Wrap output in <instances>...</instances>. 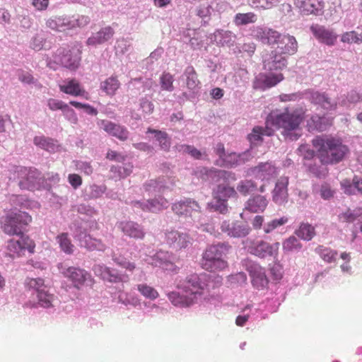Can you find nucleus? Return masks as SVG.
Returning a JSON list of instances; mask_svg holds the SVG:
<instances>
[{"label":"nucleus","instance_id":"nucleus-44","mask_svg":"<svg viewBox=\"0 0 362 362\" xmlns=\"http://www.w3.org/2000/svg\"><path fill=\"white\" fill-rule=\"evenodd\" d=\"M84 243L85 246L90 250L104 251L106 248L105 245L100 240L93 238L89 235H85Z\"/></svg>","mask_w":362,"mask_h":362},{"label":"nucleus","instance_id":"nucleus-25","mask_svg":"<svg viewBox=\"0 0 362 362\" xmlns=\"http://www.w3.org/2000/svg\"><path fill=\"white\" fill-rule=\"evenodd\" d=\"M114 34L115 30L111 26H105L88 37L86 43L88 45L91 46L103 44L112 39Z\"/></svg>","mask_w":362,"mask_h":362},{"label":"nucleus","instance_id":"nucleus-53","mask_svg":"<svg viewBox=\"0 0 362 362\" xmlns=\"http://www.w3.org/2000/svg\"><path fill=\"white\" fill-rule=\"evenodd\" d=\"M287 221H288V219H287V218H285V217H282L279 219H274L264 225V226L263 228L264 231L266 234L270 233L272 231H273L276 228L284 225L286 223H287Z\"/></svg>","mask_w":362,"mask_h":362},{"label":"nucleus","instance_id":"nucleus-11","mask_svg":"<svg viewBox=\"0 0 362 362\" xmlns=\"http://www.w3.org/2000/svg\"><path fill=\"white\" fill-rule=\"evenodd\" d=\"M166 244L175 250H180L191 244L189 236L185 233L171 230L165 233Z\"/></svg>","mask_w":362,"mask_h":362},{"label":"nucleus","instance_id":"nucleus-54","mask_svg":"<svg viewBox=\"0 0 362 362\" xmlns=\"http://www.w3.org/2000/svg\"><path fill=\"white\" fill-rule=\"evenodd\" d=\"M113 261L119 267L125 269L127 271L133 272L136 269V264L130 262L123 257H113Z\"/></svg>","mask_w":362,"mask_h":362},{"label":"nucleus","instance_id":"nucleus-15","mask_svg":"<svg viewBox=\"0 0 362 362\" xmlns=\"http://www.w3.org/2000/svg\"><path fill=\"white\" fill-rule=\"evenodd\" d=\"M57 61L64 67L75 70L79 66L80 57L74 50L62 47L57 50Z\"/></svg>","mask_w":362,"mask_h":362},{"label":"nucleus","instance_id":"nucleus-48","mask_svg":"<svg viewBox=\"0 0 362 362\" xmlns=\"http://www.w3.org/2000/svg\"><path fill=\"white\" fill-rule=\"evenodd\" d=\"M137 289L143 296L151 300H155L159 296L158 291L154 288L146 284H138Z\"/></svg>","mask_w":362,"mask_h":362},{"label":"nucleus","instance_id":"nucleus-49","mask_svg":"<svg viewBox=\"0 0 362 362\" xmlns=\"http://www.w3.org/2000/svg\"><path fill=\"white\" fill-rule=\"evenodd\" d=\"M105 280L112 283L128 282L129 277L126 274H119L117 271L110 268Z\"/></svg>","mask_w":362,"mask_h":362},{"label":"nucleus","instance_id":"nucleus-3","mask_svg":"<svg viewBox=\"0 0 362 362\" xmlns=\"http://www.w3.org/2000/svg\"><path fill=\"white\" fill-rule=\"evenodd\" d=\"M304 118L301 110H295L291 112L288 108L284 112L278 113L276 111L271 112L266 119L267 126L275 127L276 129H283L286 134L291 131H296Z\"/></svg>","mask_w":362,"mask_h":362},{"label":"nucleus","instance_id":"nucleus-32","mask_svg":"<svg viewBox=\"0 0 362 362\" xmlns=\"http://www.w3.org/2000/svg\"><path fill=\"white\" fill-rule=\"evenodd\" d=\"M362 216V207L351 209H346L344 211L339 214L338 219L341 223H353L358 217Z\"/></svg>","mask_w":362,"mask_h":362},{"label":"nucleus","instance_id":"nucleus-52","mask_svg":"<svg viewBox=\"0 0 362 362\" xmlns=\"http://www.w3.org/2000/svg\"><path fill=\"white\" fill-rule=\"evenodd\" d=\"M47 106L52 111L61 110L63 111L64 109L66 110L69 112H71L68 109V104L65 103L61 100L55 99V98H49L47 100Z\"/></svg>","mask_w":362,"mask_h":362},{"label":"nucleus","instance_id":"nucleus-39","mask_svg":"<svg viewBox=\"0 0 362 362\" xmlns=\"http://www.w3.org/2000/svg\"><path fill=\"white\" fill-rule=\"evenodd\" d=\"M168 257L169 255L168 252L159 251L153 256V263L156 266L161 267L164 269L173 270L174 269V265L168 259Z\"/></svg>","mask_w":362,"mask_h":362},{"label":"nucleus","instance_id":"nucleus-5","mask_svg":"<svg viewBox=\"0 0 362 362\" xmlns=\"http://www.w3.org/2000/svg\"><path fill=\"white\" fill-rule=\"evenodd\" d=\"M244 244L248 252L259 258L269 257L276 259L279 255V242L271 244L263 240L247 239Z\"/></svg>","mask_w":362,"mask_h":362},{"label":"nucleus","instance_id":"nucleus-27","mask_svg":"<svg viewBox=\"0 0 362 362\" xmlns=\"http://www.w3.org/2000/svg\"><path fill=\"white\" fill-rule=\"evenodd\" d=\"M268 202L262 195H256L250 197L245 203V210L251 213L263 212L267 208Z\"/></svg>","mask_w":362,"mask_h":362},{"label":"nucleus","instance_id":"nucleus-26","mask_svg":"<svg viewBox=\"0 0 362 362\" xmlns=\"http://www.w3.org/2000/svg\"><path fill=\"white\" fill-rule=\"evenodd\" d=\"M273 134L274 130L266 124L265 127L259 126L253 127L251 133L247 135V139L252 145H258L262 142L264 136H270Z\"/></svg>","mask_w":362,"mask_h":362},{"label":"nucleus","instance_id":"nucleus-37","mask_svg":"<svg viewBox=\"0 0 362 362\" xmlns=\"http://www.w3.org/2000/svg\"><path fill=\"white\" fill-rule=\"evenodd\" d=\"M257 16L253 12L238 13L235 14L233 22L237 26L245 25L249 23H254L257 21Z\"/></svg>","mask_w":362,"mask_h":362},{"label":"nucleus","instance_id":"nucleus-63","mask_svg":"<svg viewBox=\"0 0 362 362\" xmlns=\"http://www.w3.org/2000/svg\"><path fill=\"white\" fill-rule=\"evenodd\" d=\"M298 151L300 153V155L305 159H311L315 156V151L310 149L308 145L300 146Z\"/></svg>","mask_w":362,"mask_h":362},{"label":"nucleus","instance_id":"nucleus-35","mask_svg":"<svg viewBox=\"0 0 362 362\" xmlns=\"http://www.w3.org/2000/svg\"><path fill=\"white\" fill-rule=\"evenodd\" d=\"M166 184L165 180L163 177L158 180H151L146 182L144 187L146 192H163L165 189L170 188V186Z\"/></svg>","mask_w":362,"mask_h":362},{"label":"nucleus","instance_id":"nucleus-40","mask_svg":"<svg viewBox=\"0 0 362 362\" xmlns=\"http://www.w3.org/2000/svg\"><path fill=\"white\" fill-rule=\"evenodd\" d=\"M185 75L186 76V86L189 89L193 90L198 87L199 81L193 66H187L185 70Z\"/></svg>","mask_w":362,"mask_h":362},{"label":"nucleus","instance_id":"nucleus-17","mask_svg":"<svg viewBox=\"0 0 362 362\" xmlns=\"http://www.w3.org/2000/svg\"><path fill=\"white\" fill-rule=\"evenodd\" d=\"M131 204L133 207L140 209L143 211L158 212L166 209L168 205V201L162 196L158 198L148 199L146 202L139 201H132Z\"/></svg>","mask_w":362,"mask_h":362},{"label":"nucleus","instance_id":"nucleus-61","mask_svg":"<svg viewBox=\"0 0 362 362\" xmlns=\"http://www.w3.org/2000/svg\"><path fill=\"white\" fill-rule=\"evenodd\" d=\"M320 195L322 198L328 199L334 196V191L331 189L329 185L324 183L320 187Z\"/></svg>","mask_w":362,"mask_h":362},{"label":"nucleus","instance_id":"nucleus-16","mask_svg":"<svg viewBox=\"0 0 362 362\" xmlns=\"http://www.w3.org/2000/svg\"><path fill=\"white\" fill-rule=\"evenodd\" d=\"M284 79V75L279 74H259L253 81L255 89L264 90L275 86Z\"/></svg>","mask_w":362,"mask_h":362},{"label":"nucleus","instance_id":"nucleus-59","mask_svg":"<svg viewBox=\"0 0 362 362\" xmlns=\"http://www.w3.org/2000/svg\"><path fill=\"white\" fill-rule=\"evenodd\" d=\"M293 4L299 9L301 14L305 16L310 15V1L308 0H294Z\"/></svg>","mask_w":362,"mask_h":362},{"label":"nucleus","instance_id":"nucleus-23","mask_svg":"<svg viewBox=\"0 0 362 362\" xmlns=\"http://www.w3.org/2000/svg\"><path fill=\"white\" fill-rule=\"evenodd\" d=\"M71 25L69 16H54L49 17L45 21L46 28L54 32L64 33L70 30Z\"/></svg>","mask_w":362,"mask_h":362},{"label":"nucleus","instance_id":"nucleus-50","mask_svg":"<svg viewBox=\"0 0 362 362\" xmlns=\"http://www.w3.org/2000/svg\"><path fill=\"white\" fill-rule=\"evenodd\" d=\"M90 21L88 16L86 15H78L76 18L74 16L70 17V22L71 25L69 26L70 30H73L76 28H83L86 26Z\"/></svg>","mask_w":362,"mask_h":362},{"label":"nucleus","instance_id":"nucleus-12","mask_svg":"<svg viewBox=\"0 0 362 362\" xmlns=\"http://www.w3.org/2000/svg\"><path fill=\"white\" fill-rule=\"evenodd\" d=\"M59 90L74 97H82L86 100L90 98L89 93L85 90L80 82L76 78H67L59 85Z\"/></svg>","mask_w":362,"mask_h":362},{"label":"nucleus","instance_id":"nucleus-42","mask_svg":"<svg viewBox=\"0 0 362 362\" xmlns=\"http://www.w3.org/2000/svg\"><path fill=\"white\" fill-rule=\"evenodd\" d=\"M341 41L347 44L361 45L362 43V33L355 30L344 33L341 36Z\"/></svg>","mask_w":362,"mask_h":362},{"label":"nucleus","instance_id":"nucleus-56","mask_svg":"<svg viewBox=\"0 0 362 362\" xmlns=\"http://www.w3.org/2000/svg\"><path fill=\"white\" fill-rule=\"evenodd\" d=\"M252 4L256 8H260L263 9H270L274 6H276L280 0H251Z\"/></svg>","mask_w":362,"mask_h":362},{"label":"nucleus","instance_id":"nucleus-43","mask_svg":"<svg viewBox=\"0 0 362 362\" xmlns=\"http://www.w3.org/2000/svg\"><path fill=\"white\" fill-rule=\"evenodd\" d=\"M282 246L284 252H298L303 247L300 242L295 236H290L284 240Z\"/></svg>","mask_w":362,"mask_h":362},{"label":"nucleus","instance_id":"nucleus-10","mask_svg":"<svg viewBox=\"0 0 362 362\" xmlns=\"http://www.w3.org/2000/svg\"><path fill=\"white\" fill-rule=\"evenodd\" d=\"M287 58L288 57L286 56L281 54L279 50L274 49L269 54L264 57V69L270 72L281 71L287 66Z\"/></svg>","mask_w":362,"mask_h":362},{"label":"nucleus","instance_id":"nucleus-57","mask_svg":"<svg viewBox=\"0 0 362 362\" xmlns=\"http://www.w3.org/2000/svg\"><path fill=\"white\" fill-rule=\"evenodd\" d=\"M360 99V96L358 93L355 90H351L347 93L345 98L341 101V105L344 106H349L350 104L358 102Z\"/></svg>","mask_w":362,"mask_h":362},{"label":"nucleus","instance_id":"nucleus-45","mask_svg":"<svg viewBox=\"0 0 362 362\" xmlns=\"http://www.w3.org/2000/svg\"><path fill=\"white\" fill-rule=\"evenodd\" d=\"M257 185L254 181L250 180H241L237 185V190L243 196H247L255 191Z\"/></svg>","mask_w":362,"mask_h":362},{"label":"nucleus","instance_id":"nucleus-58","mask_svg":"<svg viewBox=\"0 0 362 362\" xmlns=\"http://www.w3.org/2000/svg\"><path fill=\"white\" fill-rule=\"evenodd\" d=\"M139 105L143 112L145 114H152L154 110L153 103L148 100L147 98L144 97L140 99Z\"/></svg>","mask_w":362,"mask_h":362},{"label":"nucleus","instance_id":"nucleus-51","mask_svg":"<svg viewBox=\"0 0 362 362\" xmlns=\"http://www.w3.org/2000/svg\"><path fill=\"white\" fill-rule=\"evenodd\" d=\"M310 1V15L322 16L324 13L325 2L323 0H308Z\"/></svg>","mask_w":362,"mask_h":362},{"label":"nucleus","instance_id":"nucleus-41","mask_svg":"<svg viewBox=\"0 0 362 362\" xmlns=\"http://www.w3.org/2000/svg\"><path fill=\"white\" fill-rule=\"evenodd\" d=\"M33 141L35 146L48 151H54L56 148L54 141L45 136H35Z\"/></svg>","mask_w":362,"mask_h":362},{"label":"nucleus","instance_id":"nucleus-20","mask_svg":"<svg viewBox=\"0 0 362 362\" xmlns=\"http://www.w3.org/2000/svg\"><path fill=\"white\" fill-rule=\"evenodd\" d=\"M310 30L315 37L321 43L332 46L337 40V35L332 30L327 29L323 25H313L310 27Z\"/></svg>","mask_w":362,"mask_h":362},{"label":"nucleus","instance_id":"nucleus-28","mask_svg":"<svg viewBox=\"0 0 362 362\" xmlns=\"http://www.w3.org/2000/svg\"><path fill=\"white\" fill-rule=\"evenodd\" d=\"M237 191L234 187L225 184H220L214 192V198L221 204H223L230 197H236Z\"/></svg>","mask_w":362,"mask_h":362},{"label":"nucleus","instance_id":"nucleus-55","mask_svg":"<svg viewBox=\"0 0 362 362\" xmlns=\"http://www.w3.org/2000/svg\"><path fill=\"white\" fill-rule=\"evenodd\" d=\"M19 238L18 240L11 239L10 241H8V250L13 253L12 255L16 254L18 255H20V252L23 250V245H22V235H18Z\"/></svg>","mask_w":362,"mask_h":362},{"label":"nucleus","instance_id":"nucleus-24","mask_svg":"<svg viewBox=\"0 0 362 362\" xmlns=\"http://www.w3.org/2000/svg\"><path fill=\"white\" fill-rule=\"evenodd\" d=\"M120 228L124 235L134 239H144L146 233L143 227L134 221H123L120 223Z\"/></svg>","mask_w":362,"mask_h":362},{"label":"nucleus","instance_id":"nucleus-19","mask_svg":"<svg viewBox=\"0 0 362 362\" xmlns=\"http://www.w3.org/2000/svg\"><path fill=\"white\" fill-rule=\"evenodd\" d=\"M310 100L312 103L318 105L326 111H332L337 109V103L331 98L327 93L317 90L309 92Z\"/></svg>","mask_w":362,"mask_h":362},{"label":"nucleus","instance_id":"nucleus-18","mask_svg":"<svg viewBox=\"0 0 362 362\" xmlns=\"http://www.w3.org/2000/svg\"><path fill=\"white\" fill-rule=\"evenodd\" d=\"M98 126L109 135L116 137L120 141H126L129 137L127 129L119 124L107 119H102L98 122Z\"/></svg>","mask_w":362,"mask_h":362},{"label":"nucleus","instance_id":"nucleus-8","mask_svg":"<svg viewBox=\"0 0 362 362\" xmlns=\"http://www.w3.org/2000/svg\"><path fill=\"white\" fill-rule=\"evenodd\" d=\"M1 223L6 233L16 235L23 234V216L20 211L18 213L11 211L2 218Z\"/></svg>","mask_w":362,"mask_h":362},{"label":"nucleus","instance_id":"nucleus-36","mask_svg":"<svg viewBox=\"0 0 362 362\" xmlns=\"http://www.w3.org/2000/svg\"><path fill=\"white\" fill-rule=\"evenodd\" d=\"M147 133L154 134L156 140L159 142L160 148L165 151H169L171 143L166 132L148 128Z\"/></svg>","mask_w":362,"mask_h":362},{"label":"nucleus","instance_id":"nucleus-33","mask_svg":"<svg viewBox=\"0 0 362 362\" xmlns=\"http://www.w3.org/2000/svg\"><path fill=\"white\" fill-rule=\"evenodd\" d=\"M120 83L116 76H110L100 84V88L109 95H114L119 88Z\"/></svg>","mask_w":362,"mask_h":362},{"label":"nucleus","instance_id":"nucleus-30","mask_svg":"<svg viewBox=\"0 0 362 362\" xmlns=\"http://www.w3.org/2000/svg\"><path fill=\"white\" fill-rule=\"evenodd\" d=\"M170 302L175 306L187 307L192 305L195 298L188 293L173 291L168 295Z\"/></svg>","mask_w":362,"mask_h":362},{"label":"nucleus","instance_id":"nucleus-29","mask_svg":"<svg viewBox=\"0 0 362 362\" xmlns=\"http://www.w3.org/2000/svg\"><path fill=\"white\" fill-rule=\"evenodd\" d=\"M24 171L26 174V178L24 180V187L30 190L38 189L42 184V177L40 173L35 168H29Z\"/></svg>","mask_w":362,"mask_h":362},{"label":"nucleus","instance_id":"nucleus-9","mask_svg":"<svg viewBox=\"0 0 362 362\" xmlns=\"http://www.w3.org/2000/svg\"><path fill=\"white\" fill-rule=\"evenodd\" d=\"M205 284L201 281L199 276L191 274L178 286L183 293H188L195 299L197 295H201L204 289Z\"/></svg>","mask_w":362,"mask_h":362},{"label":"nucleus","instance_id":"nucleus-2","mask_svg":"<svg viewBox=\"0 0 362 362\" xmlns=\"http://www.w3.org/2000/svg\"><path fill=\"white\" fill-rule=\"evenodd\" d=\"M252 35L264 44L269 45L276 44L277 46L274 50H279L286 57L296 54L298 51V42L293 36L281 35L272 28L255 27L252 30Z\"/></svg>","mask_w":362,"mask_h":362},{"label":"nucleus","instance_id":"nucleus-1","mask_svg":"<svg viewBox=\"0 0 362 362\" xmlns=\"http://www.w3.org/2000/svg\"><path fill=\"white\" fill-rule=\"evenodd\" d=\"M321 162L334 164L341 161L349 153V147L341 139L333 136H317L312 141Z\"/></svg>","mask_w":362,"mask_h":362},{"label":"nucleus","instance_id":"nucleus-7","mask_svg":"<svg viewBox=\"0 0 362 362\" xmlns=\"http://www.w3.org/2000/svg\"><path fill=\"white\" fill-rule=\"evenodd\" d=\"M245 269L251 277L252 286L258 290L267 287L269 284L265 269L259 264L250 260L245 261Z\"/></svg>","mask_w":362,"mask_h":362},{"label":"nucleus","instance_id":"nucleus-31","mask_svg":"<svg viewBox=\"0 0 362 362\" xmlns=\"http://www.w3.org/2000/svg\"><path fill=\"white\" fill-rule=\"evenodd\" d=\"M216 153L226 163L227 167H233L238 163V156L235 153H230L228 156L226 154L224 145L218 143L215 148Z\"/></svg>","mask_w":362,"mask_h":362},{"label":"nucleus","instance_id":"nucleus-34","mask_svg":"<svg viewBox=\"0 0 362 362\" xmlns=\"http://www.w3.org/2000/svg\"><path fill=\"white\" fill-rule=\"evenodd\" d=\"M295 234L300 239L309 241L315 235V229L312 225L303 223L296 230Z\"/></svg>","mask_w":362,"mask_h":362},{"label":"nucleus","instance_id":"nucleus-46","mask_svg":"<svg viewBox=\"0 0 362 362\" xmlns=\"http://www.w3.org/2000/svg\"><path fill=\"white\" fill-rule=\"evenodd\" d=\"M174 76L170 73L164 71L160 77V84L161 89L166 91H173L174 90Z\"/></svg>","mask_w":362,"mask_h":362},{"label":"nucleus","instance_id":"nucleus-60","mask_svg":"<svg viewBox=\"0 0 362 362\" xmlns=\"http://www.w3.org/2000/svg\"><path fill=\"white\" fill-rule=\"evenodd\" d=\"M110 268L103 264H95L93 266V270L96 276L101 277L103 280L107 275Z\"/></svg>","mask_w":362,"mask_h":362},{"label":"nucleus","instance_id":"nucleus-13","mask_svg":"<svg viewBox=\"0 0 362 362\" xmlns=\"http://www.w3.org/2000/svg\"><path fill=\"white\" fill-rule=\"evenodd\" d=\"M172 211L178 216H192L193 212H199L200 206L199 204L190 198L176 202L172 205Z\"/></svg>","mask_w":362,"mask_h":362},{"label":"nucleus","instance_id":"nucleus-6","mask_svg":"<svg viewBox=\"0 0 362 362\" xmlns=\"http://www.w3.org/2000/svg\"><path fill=\"white\" fill-rule=\"evenodd\" d=\"M26 284L30 288H33L36 292L39 305L45 308L52 305L54 296L50 293L42 279H28Z\"/></svg>","mask_w":362,"mask_h":362},{"label":"nucleus","instance_id":"nucleus-4","mask_svg":"<svg viewBox=\"0 0 362 362\" xmlns=\"http://www.w3.org/2000/svg\"><path fill=\"white\" fill-rule=\"evenodd\" d=\"M228 247L224 244L209 246L202 255V267L209 272H216L226 269L228 267L225 259Z\"/></svg>","mask_w":362,"mask_h":362},{"label":"nucleus","instance_id":"nucleus-62","mask_svg":"<svg viewBox=\"0 0 362 362\" xmlns=\"http://www.w3.org/2000/svg\"><path fill=\"white\" fill-rule=\"evenodd\" d=\"M255 173H267L268 175L274 172L273 166L269 163H260L254 168Z\"/></svg>","mask_w":362,"mask_h":362},{"label":"nucleus","instance_id":"nucleus-22","mask_svg":"<svg viewBox=\"0 0 362 362\" xmlns=\"http://www.w3.org/2000/svg\"><path fill=\"white\" fill-rule=\"evenodd\" d=\"M288 177H281L278 179L272 192V199L277 204H282L287 202Z\"/></svg>","mask_w":362,"mask_h":362},{"label":"nucleus","instance_id":"nucleus-47","mask_svg":"<svg viewBox=\"0 0 362 362\" xmlns=\"http://www.w3.org/2000/svg\"><path fill=\"white\" fill-rule=\"evenodd\" d=\"M57 239L62 250L67 254H71L73 252L74 246L71 243L66 233H61L57 237Z\"/></svg>","mask_w":362,"mask_h":362},{"label":"nucleus","instance_id":"nucleus-14","mask_svg":"<svg viewBox=\"0 0 362 362\" xmlns=\"http://www.w3.org/2000/svg\"><path fill=\"white\" fill-rule=\"evenodd\" d=\"M62 274L65 278L70 280L74 286L77 288H80L90 278V274L85 269L75 267L64 269L62 271Z\"/></svg>","mask_w":362,"mask_h":362},{"label":"nucleus","instance_id":"nucleus-64","mask_svg":"<svg viewBox=\"0 0 362 362\" xmlns=\"http://www.w3.org/2000/svg\"><path fill=\"white\" fill-rule=\"evenodd\" d=\"M341 186L345 194H355L353 182H351L349 180H344L341 182Z\"/></svg>","mask_w":362,"mask_h":362},{"label":"nucleus","instance_id":"nucleus-38","mask_svg":"<svg viewBox=\"0 0 362 362\" xmlns=\"http://www.w3.org/2000/svg\"><path fill=\"white\" fill-rule=\"evenodd\" d=\"M315 251L325 262L327 263L334 262L338 255L337 251L332 250L329 247H326L323 245H319L315 248Z\"/></svg>","mask_w":362,"mask_h":362},{"label":"nucleus","instance_id":"nucleus-21","mask_svg":"<svg viewBox=\"0 0 362 362\" xmlns=\"http://www.w3.org/2000/svg\"><path fill=\"white\" fill-rule=\"evenodd\" d=\"M223 231L226 232L228 235L233 237H244L250 232V228L246 223L240 221L227 222L224 221L221 225Z\"/></svg>","mask_w":362,"mask_h":362}]
</instances>
